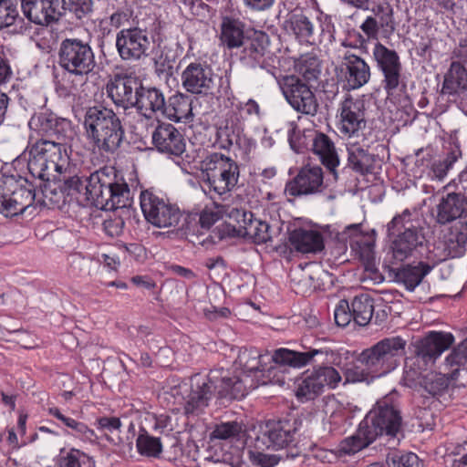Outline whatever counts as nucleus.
Wrapping results in <instances>:
<instances>
[{
    "label": "nucleus",
    "instance_id": "nucleus-1",
    "mask_svg": "<svg viewBox=\"0 0 467 467\" xmlns=\"http://www.w3.org/2000/svg\"><path fill=\"white\" fill-rule=\"evenodd\" d=\"M61 190L78 202L86 201L101 210H117L131 205L132 193L125 179L114 167H103L88 177L62 175Z\"/></svg>",
    "mask_w": 467,
    "mask_h": 467
},
{
    "label": "nucleus",
    "instance_id": "nucleus-2",
    "mask_svg": "<svg viewBox=\"0 0 467 467\" xmlns=\"http://www.w3.org/2000/svg\"><path fill=\"white\" fill-rule=\"evenodd\" d=\"M247 394L243 379L223 368L211 369L207 375L195 374L190 379V389L184 398L185 414L198 415L208 407L213 397L227 401L240 400Z\"/></svg>",
    "mask_w": 467,
    "mask_h": 467
},
{
    "label": "nucleus",
    "instance_id": "nucleus-3",
    "mask_svg": "<svg viewBox=\"0 0 467 467\" xmlns=\"http://www.w3.org/2000/svg\"><path fill=\"white\" fill-rule=\"evenodd\" d=\"M434 221L446 226L445 250L451 258L464 254L467 245V196L462 192H448L435 207Z\"/></svg>",
    "mask_w": 467,
    "mask_h": 467
},
{
    "label": "nucleus",
    "instance_id": "nucleus-4",
    "mask_svg": "<svg viewBox=\"0 0 467 467\" xmlns=\"http://www.w3.org/2000/svg\"><path fill=\"white\" fill-rule=\"evenodd\" d=\"M83 128L87 141L100 154L114 155L126 139L119 117L112 109L103 106L86 109Z\"/></svg>",
    "mask_w": 467,
    "mask_h": 467
},
{
    "label": "nucleus",
    "instance_id": "nucleus-5",
    "mask_svg": "<svg viewBox=\"0 0 467 467\" xmlns=\"http://www.w3.org/2000/svg\"><path fill=\"white\" fill-rule=\"evenodd\" d=\"M28 155L27 169L32 177L43 182H60L68 165L65 143L39 140L30 147Z\"/></svg>",
    "mask_w": 467,
    "mask_h": 467
},
{
    "label": "nucleus",
    "instance_id": "nucleus-6",
    "mask_svg": "<svg viewBox=\"0 0 467 467\" xmlns=\"http://www.w3.org/2000/svg\"><path fill=\"white\" fill-rule=\"evenodd\" d=\"M327 343L325 339H316L310 346L302 345L301 351L281 348L275 349L273 354L268 351L260 352L258 372L270 371L275 368L274 364L302 368L309 364L329 362V358H333L334 351Z\"/></svg>",
    "mask_w": 467,
    "mask_h": 467
},
{
    "label": "nucleus",
    "instance_id": "nucleus-7",
    "mask_svg": "<svg viewBox=\"0 0 467 467\" xmlns=\"http://www.w3.org/2000/svg\"><path fill=\"white\" fill-rule=\"evenodd\" d=\"M406 344V340L399 336L383 338L364 349L358 361L372 378L387 375L398 367Z\"/></svg>",
    "mask_w": 467,
    "mask_h": 467
},
{
    "label": "nucleus",
    "instance_id": "nucleus-8",
    "mask_svg": "<svg viewBox=\"0 0 467 467\" xmlns=\"http://www.w3.org/2000/svg\"><path fill=\"white\" fill-rule=\"evenodd\" d=\"M388 236L396 235L390 249L392 257L397 262H403L425 242L423 228L418 221L411 219V212L405 209L400 214L392 218L387 224Z\"/></svg>",
    "mask_w": 467,
    "mask_h": 467
},
{
    "label": "nucleus",
    "instance_id": "nucleus-9",
    "mask_svg": "<svg viewBox=\"0 0 467 467\" xmlns=\"http://www.w3.org/2000/svg\"><path fill=\"white\" fill-rule=\"evenodd\" d=\"M58 65L78 82H85L96 65L94 53L88 43L77 38H66L60 44Z\"/></svg>",
    "mask_w": 467,
    "mask_h": 467
},
{
    "label": "nucleus",
    "instance_id": "nucleus-10",
    "mask_svg": "<svg viewBox=\"0 0 467 467\" xmlns=\"http://www.w3.org/2000/svg\"><path fill=\"white\" fill-rule=\"evenodd\" d=\"M202 181L218 195L231 192L237 184L239 167L231 158L213 153L202 162Z\"/></svg>",
    "mask_w": 467,
    "mask_h": 467
},
{
    "label": "nucleus",
    "instance_id": "nucleus-11",
    "mask_svg": "<svg viewBox=\"0 0 467 467\" xmlns=\"http://www.w3.org/2000/svg\"><path fill=\"white\" fill-rule=\"evenodd\" d=\"M362 429L367 430V435L374 441L382 436L389 439L397 438L401 431L402 417L400 410L389 403V399L385 398L377 402L361 421Z\"/></svg>",
    "mask_w": 467,
    "mask_h": 467
},
{
    "label": "nucleus",
    "instance_id": "nucleus-12",
    "mask_svg": "<svg viewBox=\"0 0 467 467\" xmlns=\"http://www.w3.org/2000/svg\"><path fill=\"white\" fill-rule=\"evenodd\" d=\"M140 204L145 220L158 228L176 227L182 215L176 204L152 189L140 192Z\"/></svg>",
    "mask_w": 467,
    "mask_h": 467
},
{
    "label": "nucleus",
    "instance_id": "nucleus-13",
    "mask_svg": "<svg viewBox=\"0 0 467 467\" xmlns=\"http://www.w3.org/2000/svg\"><path fill=\"white\" fill-rule=\"evenodd\" d=\"M302 425L299 417L285 418L279 420H268L261 427L255 438V449L279 450L288 447L295 441V435Z\"/></svg>",
    "mask_w": 467,
    "mask_h": 467
},
{
    "label": "nucleus",
    "instance_id": "nucleus-14",
    "mask_svg": "<svg viewBox=\"0 0 467 467\" xmlns=\"http://www.w3.org/2000/svg\"><path fill=\"white\" fill-rule=\"evenodd\" d=\"M237 225L235 230L238 236L251 240L256 244H279L283 241L282 226L283 223H275L269 224L265 221H262L254 217L251 212L243 211L237 213L236 217Z\"/></svg>",
    "mask_w": 467,
    "mask_h": 467
},
{
    "label": "nucleus",
    "instance_id": "nucleus-15",
    "mask_svg": "<svg viewBox=\"0 0 467 467\" xmlns=\"http://www.w3.org/2000/svg\"><path fill=\"white\" fill-rule=\"evenodd\" d=\"M339 372L331 366H318L306 371L298 384L296 395L302 402L314 400L321 395L326 387L336 389L341 381Z\"/></svg>",
    "mask_w": 467,
    "mask_h": 467
},
{
    "label": "nucleus",
    "instance_id": "nucleus-16",
    "mask_svg": "<svg viewBox=\"0 0 467 467\" xmlns=\"http://www.w3.org/2000/svg\"><path fill=\"white\" fill-rule=\"evenodd\" d=\"M282 92L289 105L297 112L315 116L319 108L312 86L299 76L290 75L283 78Z\"/></svg>",
    "mask_w": 467,
    "mask_h": 467
},
{
    "label": "nucleus",
    "instance_id": "nucleus-17",
    "mask_svg": "<svg viewBox=\"0 0 467 467\" xmlns=\"http://www.w3.org/2000/svg\"><path fill=\"white\" fill-rule=\"evenodd\" d=\"M287 234L288 243L285 242V234H282L283 241L273 244L274 249L280 254L291 253L292 249L302 254H317L325 247L322 234L316 230L302 227L291 230L288 227Z\"/></svg>",
    "mask_w": 467,
    "mask_h": 467
},
{
    "label": "nucleus",
    "instance_id": "nucleus-18",
    "mask_svg": "<svg viewBox=\"0 0 467 467\" xmlns=\"http://www.w3.org/2000/svg\"><path fill=\"white\" fill-rule=\"evenodd\" d=\"M324 186V173L320 166L306 165L297 174L285 183L284 193L287 201L292 198L308 196L322 192Z\"/></svg>",
    "mask_w": 467,
    "mask_h": 467
},
{
    "label": "nucleus",
    "instance_id": "nucleus-19",
    "mask_svg": "<svg viewBox=\"0 0 467 467\" xmlns=\"http://www.w3.org/2000/svg\"><path fill=\"white\" fill-rule=\"evenodd\" d=\"M142 80L131 73H116L107 85L109 98L116 107L123 109H132L137 99Z\"/></svg>",
    "mask_w": 467,
    "mask_h": 467
},
{
    "label": "nucleus",
    "instance_id": "nucleus-20",
    "mask_svg": "<svg viewBox=\"0 0 467 467\" xmlns=\"http://www.w3.org/2000/svg\"><path fill=\"white\" fill-rule=\"evenodd\" d=\"M31 129L36 130L47 137L55 138L57 141L66 143L72 137V123L69 119L57 116L52 111H43L34 114L30 120Z\"/></svg>",
    "mask_w": 467,
    "mask_h": 467
},
{
    "label": "nucleus",
    "instance_id": "nucleus-21",
    "mask_svg": "<svg viewBox=\"0 0 467 467\" xmlns=\"http://www.w3.org/2000/svg\"><path fill=\"white\" fill-rule=\"evenodd\" d=\"M182 84L192 94H213L214 74L205 63L192 62L182 71Z\"/></svg>",
    "mask_w": 467,
    "mask_h": 467
},
{
    "label": "nucleus",
    "instance_id": "nucleus-22",
    "mask_svg": "<svg viewBox=\"0 0 467 467\" xmlns=\"http://www.w3.org/2000/svg\"><path fill=\"white\" fill-rule=\"evenodd\" d=\"M365 102L350 95L340 103L339 130L346 136L351 137L366 127Z\"/></svg>",
    "mask_w": 467,
    "mask_h": 467
},
{
    "label": "nucleus",
    "instance_id": "nucleus-23",
    "mask_svg": "<svg viewBox=\"0 0 467 467\" xmlns=\"http://www.w3.org/2000/svg\"><path fill=\"white\" fill-rule=\"evenodd\" d=\"M373 55L384 76V88L389 95H392L400 85L401 71L400 57L395 50L389 49L379 43L375 45Z\"/></svg>",
    "mask_w": 467,
    "mask_h": 467
},
{
    "label": "nucleus",
    "instance_id": "nucleus-24",
    "mask_svg": "<svg viewBox=\"0 0 467 467\" xmlns=\"http://www.w3.org/2000/svg\"><path fill=\"white\" fill-rule=\"evenodd\" d=\"M337 74L345 82L348 89H357L367 84L370 78L368 65L354 54L347 52L336 68Z\"/></svg>",
    "mask_w": 467,
    "mask_h": 467
},
{
    "label": "nucleus",
    "instance_id": "nucleus-25",
    "mask_svg": "<svg viewBox=\"0 0 467 467\" xmlns=\"http://www.w3.org/2000/svg\"><path fill=\"white\" fill-rule=\"evenodd\" d=\"M21 9L32 23L49 26L62 16L59 0H21Z\"/></svg>",
    "mask_w": 467,
    "mask_h": 467
},
{
    "label": "nucleus",
    "instance_id": "nucleus-26",
    "mask_svg": "<svg viewBox=\"0 0 467 467\" xmlns=\"http://www.w3.org/2000/svg\"><path fill=\"white\" fill-rule=\"evenodd\" d=\"M454 342L451 333L431 331L415 345V354L425 365L433 363Z\"/></svg>",
    "mask_w": 467,
    "mask_h": 467
},
{
    "label": "nucleus",
    "instance_id": "nucleus-27",
    "mask_svg": "<svg viewBox=\"0 0 467 467\" xmlns=\"http://www.w3.org/2000/svg\"><path fill=\"white\" fill-rule=\"evenodd\" d=\"M153 31H119L116 46L123 59L140 58L154 42Z\"/></svg>",
    "mask_w": 467,
    "mask_h": 467
},
{
    "label": "nucleus",
    "instance_id": "nucleus-28",
    "mask_svg": "<svg viewBox=\"0 0 467 467\" xmlns=\"http://www.w3.org/2000/svg\"><path fill=\"white\" fill-rule=\"evenodd\" d=\"M152 143L162 153L180 156L186 147L183 135L172 124L160 123L152 133Z\"/></svg>",
    "mask_w": 467,
    "mask_h": 467
},
{
    "label": "nucleus",
    "instance_id": "nucleus-29",
    "mask_svg": "<svg viewBox=\"0 0 467 467\" xmlns=\"http://www.w3.org/2000/svg\"><path fill=\"white\" fill-rule=\"evenodd\" d=\"M165 106L163 92L156 87L144 86L142 84L138 98L134 100V107L139 114L146 119H152L161 115Z\"/></svg>",
    "mask_w": 467,
    "mask_h": 467
},
{
    "label": "nucleus",
    "instance_id": "nucleus-30",
    "mask_svg": "<svg viewBox=\"0 0 467 467\" xmlns=\"http://www.w3.org/2000/svg\"><path fill=\"white\" fill-rule=\"evenodd\" d=\"M36 198L35 190L19 187L10 195L0 194V213L5 216L22 214L29 208Z\"/></svg>",
    "mask_w": 467,
    "mask_h": 467
},
{
    "label": "nucleus",
    "instance_id": "nucleus-31",
    "mask_svg": "<svg viewBox=\"0 0 467 467\" xmlns=\"http://www.w3.org/2000/svg\"><path fill=\"white\" fill-rule=\"evenodd\" d=\"M448 375L457 388L467 387V340L452 349L445 359Z\"/></svg>",
    "mask_w": 467,
    "mask_h": 467
},
{
    "label": "nucleus",
    "instance_id": "nucleus-32",
    "mask_svg": "<svg viewBox=\"0 0 467 467\" xmlns=\"http://www.w3.org/2000/svg\"><path fill=\"white\" fill-rule=\"evenodd\" d=\"M312 150L319 157L321 163L330 171L335 180H337V167L339 165V158L334 142L325 133L316 132L312 140Z\"/></svg>",
    "mask_w": 467,
    "mask_h": 467
},
{
    "label": "nucleus",
    "instance_id": "nucleus-33",
    "mask_svg": "<svg viewBox=\"0 0 467 467\" xmlns=\"http://www.w3.org/2000/svg\"><path fill=\"white\" fill-rule=\"evenodd\" d=\"M192 99L190 96L176 93L165 100L161 117L174 122H188L192 119Z\"/></svg>",
    "mask_w": 467,
    "mask_h": 467
},
{
    "label": "nucleus",
    "instance_id": "nucleus-34",
    "mask_svg": "<svg viewBox=\"0 0 467 467\" xmlns=\"http://www.w3.org/2000/svg\"><path fill=\"white\" fill-rule=\"evenodd\" d=\"M433 267V265L420 261L416 265L408 264L397 269H391V271L394 273L395 281L402 284L408 291L412 292Z\"/></svg>",
    "mask_w": 467,
    "mask_h": 467
},
{
    "label": "nucleus",
    "instance_id": "nucleus-35",
    "mask_svg": "<svg viewBox=\"0 0 467 467\" xmlns=\"http://www.w3.org/2000/svg\"><path fill=\"white\" fill-rule=\"evenodd\" d=\"M445 150L444 156L435 160L431 168L433 177L439 181H442L448 175L449 171L454 168L462 156L457 139H451Z\"/></svg>",
    "mask_w": 467,
    "mask_h": 467
},
{
    "label": "nucleus",
    "instance_id": "nucleus-36",
    "mask_svg": "<svg viewBox=\"0 0 467 467\" xmlns=\"http://www.w3.org/2000/svg\"><path fill=\"white\" fill-rule=\"evenodd\" d=\"M376 156L358 145L348 148V166L355 172L365 175L374 171Z\"/></svg>",
    "mask_w": 467,
    "mask_h": 467
},
{
    "label": "nucleus",
    "instance_id": "nucleus-37",
    "mask_svg": "<svg viewBox=\"0 0 467 467\" xmlns=\"http://www.w3.org/2000/svg\"><path fill=\"white\" fill-rule=\"evenodd\" d=\"M460 89H467V70L461 62L453 61L444 76L442 93L454 95Z\"/></svg>",
    "mask_w": 467,
    "mask_h": 467
},
{
    "label": "nucleus",
    "instance_id": "nucleus-38",
    "mask_svg": "<svg viewBox=\"0 0 467 467\" xmlns=\"http://www.w3.org/2000/svg\"><path fill=\"white\" fill-rule=\"evenodd\" d=\"M353 320L358 326L364 327L371 322L374 312V300L368 294L356 296L351 302Z\"/></svg>",
    "mask_w": 467,
    "mask_h": 467
},
{
    "label": "nucleus",
    "instance_id": "nucleus-39",
    "mask_svg": "<svg viewBox=\"0 0 467 467\" xmlns=\"http://www.w3.org/2000/svg\"><path fill=\"white\" fill-rule=\"evenodd\" d=\"M294 68L302 77L303 81L311 83L317 81L321 73V64L317 56L313 54L301 55L295 61Z\"/></svg>",
    "mask_w": 467,
    "mask_h": 467
},
{
    "label": "nucleus",
    "instance_id": "nucleus-40",
    "mask_svg": "<svg viewBox=\"0 0 467 467\" xmlns=\"http://www.w3.org/2000/svg\"><path fill=\"white\" fill-rule=\"evenodd\" d=\"M373 441L374 440L369 439L367 435V430L362 429L360 422L356 434L340 441L337 446V453L339 456L352 455L368 447Z\"/></svg>",
    "mask_w": 467,
    "mask_h": 467
},
{
    "label": "nucleus",
    "instance_id": "nucleus-41",
    "mask_svg": "<svg viewBox=\"0 0 467 467\" xmlns=\"http://www.w3.org/2000/svg\"><path fill=\"white\" fill-rule=\"evenodd\" d=\"M177 226L178 234L193 245H196V242H199L198 235L202 234L198 213H182L181 221Z\"/></svg>",
    "mask_w": 467,
    "mask_h": 467
},
{
    "label": "nucleus",
    "instance_id": "nucleus-42",
    "mask_svg": "<svg viewBox=\"0 0 467 467\" xmlns=\"http://www.w3.org/2000/svg\"><path fill=\"white\" fill-rule=\"evenodd\" d=\"M420 385L431 396H438L443 394L450 386L457 388L452 384V379L448 372L446 374L441 373H431L423 377L420 381Z\"/></svg>",
    "mask_w": 467,
    "mask_h": 467
},
{
    "label": "nucleus",
    "instance_id": "nucleus-43",
    "mask_svg": "<svg viewBox=\"0 0 467 467\" xmlns=\"http://www.w3.org/2000/svg\"><path fill=\"white\" fill-rule=\"evenodd\" d=\"M136 447L138 452L145 457L159 458L162 452L161 439L151 436L144 428L140 430Z\"/></svg>",
    "mask_w": 467,
    "mask_h": 467
},
{
    "label": "nucleus",
    "instance_id": "nucleus-44",
    "mask_svg": "<svg viewBox=\"0 0 467 467\" xmlns=\"http://www.w3.org/2000/svg\"><path fill=\"white\" fill-rule=\"evenodd\" d=\"M57 467H95V462L79 450L66 451L63 449L57 458Z\"/></svg>",
    "mask_w": 467,
    "mask_h": 467
},
{
    "label": "nucleus",
    "instance_id": "nucleus-45",
    "mask_svg": "<svg viewBox=\"0 0 467 467\" xmlns=\"http://www.w3.org/2000/svg\"><path fill=\"white\" fill-rule=\"evenodd\" d=\"M360 227V223L349 224L345 228L342 234L349 238L351 249L362 254L364 251H371L374 244L371 241L366 240L367 236L363 234Z\"/></svg>",
    "mask_w": 467,
    "mask_h": 467
},
{
    "label": "nucleus",
    "instance_id": "nucleus-46",
    "mask_svg": "<svg viewBox=\"0 0 467 467\" xmlns=\"http://www.w3.org/2000/svg\"><path fill=\"white\" fill-rule=\"evenodd\" d=\"M246 41L244 51L248 52L250 56L259 55L264 56L266 48L270 44L269 36L265 31H245Z\"/></svg>",
    "mask_w": 467,
    "mask_h": 467
},
{
    "label": "nucleus",
    "instance_id": "nucleus-47",
    "mask_svg": "<svg viewBox=\"0 0 467 467\" xmlns=\"http://www.w3.org/2000/svg\"><path fill=\"white\" fill-rule=\"evenodd\" d=\"M260 351L255 348H242L236 358V363L241 367L247 377L252 373H257L260 368Z\"/></svg>",
    "mask_w": 467,
    "mask_h": 467
},
{
    "label": "nucleus",
    "instance_id": "nucleus-48",
    "mask_svg": "<svg viewBox=\"0 0 467 467\" xmlns=\"http://www.w3.org/2000/svg\"><path fill=\"white\" fill-rule=\"evenodd\" d=\"M375 15L376 18L368 17L361 25L360 29H375L378 26L381 27H390L393 29L392 8L389 4L379 5Z\"/></svg>",
    "mask_w": 467,
    "mask_h": 467
},
{
    "label": "nucleus",
    "instance_id": "nucleus-49",
    "mask_svg": "<svg viewBox=\"0 0 467 467\" xmlns=\"http://www.w3.org/2000/svg\"><path fill=\"white\" fill-rule=\"evenodd\" d=\"M243 432V426L237 421H227L216 424L210 433V440L233 441L238 439Z\"/></svg>",
    "mask_w": 467,
    "mask_h": 467
},
{
    "label": "nucleus",
    "instance_id": "nucleus-50",
    "mask_svg": "<svg viewBox=\"0 0 467 467\" xmlns=\"http://www.w3.org/2000/svg\"><path fill=\"white\" fill-rule=\"evenodd\" d=\"M62 3L60 10H68L78 20L88 19L92 13L91 0H62Z\"/></svg>",
    "mask_w": 467,
    "mask_h": 467
},
{
    "label": "nucleus",
    "instance_id": "nucleus-51",
    "mask_svg": "<svg viewBox=\"0 0 467 467\" xmlns=\"http://www.w3.org/2000/svg\"><path fill=\"white\" fill-rule=\"evenodd\" d=\"M30 38L39 49L49 53L57 47L58 35L56 31H34Z\"/></svg>",
    "mask_w": 467,
    "mask_h": 467
},
{
    "label": "nucleus",
    "instance_id": "nucleus-52",
    "mask_svg": "<svg viewBox=\"0 0 467 467\" xmlns=\"http://www.w3.org/2000/svg\"><path fill=\"white\" fill-rule=\"evenodd\" d=\"M19 18L16 3L14 0H0V29L11 26Z\"/></svg>",
    "mask_w": 467,
    "mask_h": 467
},
{
    "label": "nucleus",
    "instance_id": "nucleus-53",
    "mask_svg": "<svg viewBox=\"0 0 467 467\" xmlns=\"http://www.w3.org/2000/svg\"><path fill=\"white\" fill-rule=\"evenodd\" d=\"M389 467H422L419 457L412 452L406 454L393 453L387 459Z\"/></svg>",
    "mask_w": 467,
    "mask_h": 467
},
{
    "label": "nucleus",
    "instance_id": "nucleus-54",
    "mask_svg": "<svg viewBox=\"0 0 467 467\" xmlns=\"http://www.w3.org/2000/svg\"><path fill=\"white\" fill-rule=\"evenodd\" d=\"M245 31H221L220 40L221 43L226 46L229 49L245 47L246 41Z\"/></svg>",
    "mask_w": 467,
    "mask_h": 467
},
{
    "label": "nucleus",
    "instance_id": "nucleus-55",
    "mask_svg": "<svg viewBox=\"0 0 467 467\" xmlns=\"http://www.w3.org/2000/svg\"><path fill=\"white\" fill-rule=\"evenodd\" d=\"M335 322L338 327H347L353 320L351 305L346 299H342L337 305L334 311Z\"/></svg>",
    "mask_w": 467,
    "mask_h": 467
},
{
    "label": "nucleus",
    "instance_id": "nucleus-56",
    "mask_svg": "<svg viewBox=\"0 0 467 467\" xmlns=\"http://www.w3.org/2000/svg\"><path fill=\"white\" fill-rule=\"evenodd\" d=\"M67 427L72 430L71 434L80 440L94 442L99 439L95 431L89 429L84 422L71 419Z\"/></svg>",
    "mask_w": 467,
    "mask_h": 467
},
{
    "label": "nucleus",
    "instance_id": "nucleus-57",
    "mask_svg": "<svg viewBox=\"0 0 467 467\" xmlns=\"http://www.w3.org/2000/svg\"><path fill=\"white\" fill-rule=\"evenodd\" d=\"M217 142L222 149H230L237 141L238 134L233 125L220 127L216 132Z\"/></svg>",
    "mask_w": 467,
    "mask_h": 467
},
{
    "label": "nucleus",
    "instance_id": "nucleus-58",
    "mask_svg": "<svg viewBox=\"0 0 467 467\" xmlns=\"http://www.w3.org/2000/svg\"><path fill=\"white\" fill-rule=\"evenodd\" d=\"M281 458V456L276 454L249 451V460L254 466L257 467H275L279 463Z\"/></svg>",
    "mask_w": 467,
    "mask_h": 467
},
{
    "label": "nucleus",
    "instance_id": "nucleus-59",
    "mask_svg": "<svg viewBox=\"0 0 467 467\" xmlns=\"http://www.w3.org/2000/svg\"><path fill=\"white\" fill-rule=\"evenodd\" d=\"M85 82H78L74 77H69L67 73L64 74L62 80L56 83L57 93L63 98L71 96L74 91L78 90V87Z\"/></svg>",
    "mask_w": 467,
    "mask_h": 467
},
{
    "label": "nucleus",
    "instance_id": "nucleus-60",
    "mask_svg": "<svg viewBox=\"0 0 467 467\" xmlns=\"http://www.w3.org/2000/svg\"><path fill=\"white\" fill-rule=\"evenodd\" d=\"M98 429L103 432L113 433L119 431L122 426L119 418L115 416H102L96 420Z\"/></svg>",
    "mask_w": 467,
    "mask_h": 467
},
{
    "label": "nucleus",
    "instance_id": "nucleus-61",
    "mask_svg": "<svg viewBox=\"0 0 467 467\" xmlns=\"http://www.w3.org/2000/svg\"><path fill=\"white\" fill-rule=\"evenodd\" d=\"M92 261L88 258L74 255L70 263V269L73 274L78 275H90V266Z\"/></svg>",
    "mask_w": 467,
    "mask_h": 467
},
{
    "label": "nucleus",
    "instance_id": "nucleus-62",
    "mask_svg": "<svg viewBox=\"0 0 467 467\" xmlns=\"http://www.w3.org/2000/svg\"><path fill=\"white\" fill-rule=\"evenodd\" d=\"M174 60L171 59L167 55H161L155 60V71L159 77L168 78L173 74Z\"/></svg>",
    "mask_w": 467,
    "mask_h": 467
},
{
    "label": "nucleus",
    "instance_id": "nucleus-63",
    "mask_svg": "<svg viewBox=\"0 0 467 467\" xmlns=\"http://www.w3.org/2000/svg\"><path fill=\"white\" fill-rule=\"evenodd\" d=\"M124 224V221L120 217H115L105 220L103 223V228L109 236L116 237L122 234Z\"/></svg>",
    "mask_w": 467,
    "mask_h": 467
},
{
    "label": "nucleus",
    "instance_id": "nucleus-64",
    "mask_svg": "<svg viewBox=\"0 0 467 467\" xmlns=\"http://www.w3.org/2000/svg\"><path fill=\"white\" fill-rule=\"evenodd\" d=\"M198 218L200 219V225H202V234H205L218 220V216L215 213L207 211L198 213Z\"/></svg>",
    "mask_w": 467,
    "mask_h": 467
}]
</instances>
